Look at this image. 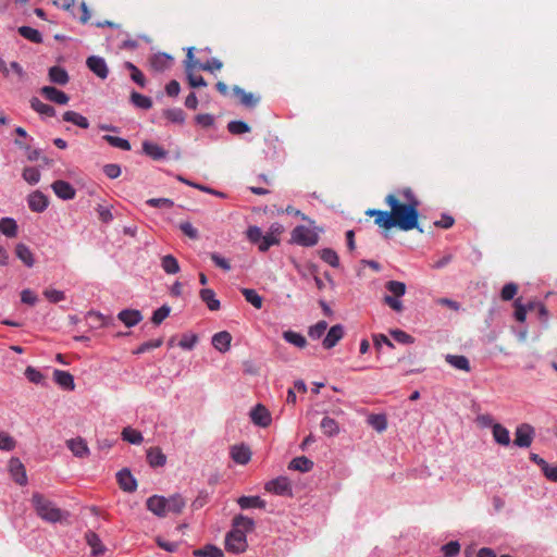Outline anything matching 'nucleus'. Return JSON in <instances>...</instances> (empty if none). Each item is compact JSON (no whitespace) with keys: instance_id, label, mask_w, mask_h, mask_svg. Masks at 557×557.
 Segmentation results:
<instances>
[{"instance_id":"9d476101","label":"nucleus","mask_w":557,"mask_h":557,"mask_svg":"<svg viewBox=\"0 0 557 557\" xmlns=\"http://www.w3.org/2000/svg\"><path fill=\"white\" fill-rule=\"evenodd\" d=\"M86 64L88 69L101 79L108 77L109 70L103 58L91 55L87 59Z\"/></svg>"},{"instance_id":"6ab92c4d","label":"nucleus","mask_w":557,"mask_h":557,"mask_svg":"<svg viewBox=\"0 0 557 557\" xmlns=\"http://www.w3.org/2000/svg\"><path fill=\"white\" fill-rule=\"evenodd\" d=\"M231 342L232 335L227 331L218 332L212 337L213 347L221 352L230 350Z\"/></svg>"},{"instance_id":"4468645a","label":"nucleus","mask_w":557,"mask_h":557,"mask_svg":"<svg viewBox=\"0 0 557 557\" xmlns=\"http://www.w3.org/2000/svg\"><path fill=\"white\" fill-rule=\"evenodd\" d=\"M40 92L46 99L58 104H66L70 100L69 96L64 91L52 86L42 87Z\"/></svg>"},{"instance_id":"37998d69","label":"nucleus","mask_w":557,"mask_h":557,"mask_svg":"<svg viewBox=\"0 0 557 557\" xmlns=\"http://www.w3.org/2000/svg\"><path fill=\"white\" fill-rule=\"evenodd\" d=\"M253 525V520L243 515L236 516L233 520V529L243 530L245 533L251 531Z\"/></svg>"},{"instance_id":"de8ad7c7","label":"nucleus","mask_w":557,"mask_h":557,"mask_svg":"<svg viewBox=\"0 0 557 557\" xmlns=\"http://www.w3.org/2000/svg\"><path fill=\"white\" fill-rule=\"evenodd\" d=\"M319 253L320 258L331 267L337 268L339 265V258L335 250L331 248H324Z\"/></svg>"},{"instance_id":"a19ab883","label":"nucleus","mask_w":557,"mask_h":557,"mask_svg":"<svg viewBox=\"0 0 557 557\" xmlns=\"http://www.w3.org/2000/svg\"><path fill=\"white\" fill-rule=\"evenodd\" d=\"M18 34L24 37L25 39L32 41V42H35V44H40L42 41V36L41 34L30 27V26H21L18 27Z\"/></svg>"},{"instance_id":"864d4df0","label":"nucleus","mask_w":557,"mask_h":557,"mask_svg":"<svg viewBox=\"0 0 557 557\" xmlns=\"http://www.w3.org/2000/svg\"><path fill=\"white\" fill-rule=\"evenodd\" d=\"M280 243V239L273 235V233H268L262 236L261 242L259 243L258 247L260 251H267L271 246L277 245Z\"/></svg>"},{"instance_id":"20e7f679","label":"nucleus","mask_w":557,"mask_h":557,"mask_svg":"<svg viewBox=\"0 0 557 557\" xmlns=\"http://www.w3.org/2000/svg\"><path fill=\"white\" fill-rule=\"evenodd\" d=\"M292 240L305 247H312L318 244L319 235L309 227L299 225L293 230Z\"/></svg>"},{"instance_id":"603ef678","label":"nucleus","mask_w":557,"mask_h":557,"mask_svg":"<svg viewBox=\"0 0 557 557\" xmlns=\"http://www.w3.org/2000/svg\"><path fill=\"white\" fill-rule=\"evenodd\" d=\"M326 321H319L314 325L309 327L308 334L312 339H319L326 331Z\"/></svg>"},{"instance_id":"6e6d98bb","label":"nucleus","mask_w":557,"mask_h":557,"mask_svg":"<svg viewBox=\"0 0 557 557\" xmlns=\"http://www.w3.org/2000/svg\"><path fill=\"white\" fill-rule=\"evenodd\" d=\"M22 175H23V178L32 185L37 184L40 180V172L36 168H33V166L25 168L23 170Z\"/></svg>"},{"instance_id":"3c124183","label":"nucleus","mask_w":557,"mask_h":557,"mask_svg":"<svg viewBox=\"0 0 557 557\" xmlns=\"http://www.w3.org/2000/svg\"><path fill=\"white\" fill-rule=\"evenodd\" d=\"M227 129L233 135L245 134L250 131V126L243 121H231L227 124Z\"/></svg>"},{"instance_id":"774afa93","label":"nucleus","mask_w":557,"mask_h":557,"mask_svg":"<svg viewBox=\"0 0 557 557\" xmlns=\"http://www.w3.org/2000/svg\"><path fill=\"white\" fill-rule=\"evenodd\" d=\"M391 335L395 341L401 344H412L414 341L411 335L401 330H394L391 332Z\"/></svg>"},{"instance_id":"f03ea898","label":"nucleus","mask_w":557,"mask_h":557,"mask_svg":"<svg viewBox=\"0 0 557 557\" xmlns=\"http://www.w3.org/2000/svg\"><path fill=\"white\" fill-rule=\"evenodd\" d=\"M30 503L40 519L50 523H55L62 520V510L45 495L38 492L33 493Z\"/></svg>"},{"instance_id":"f704fd0d","label":"nucleus","mask_w":557,"mask_h":557,"mask_svg":"<svg viewBox=\"0 0 557 557\" xmlns=\"http://www.w3.org/2000/svg\"><path fill=\"white\" fill-rule=\"evenodd\" d=\"M282 336L287 343L298 348H305L307 346V339L300 333L288 330L284 331Z\"/></svg>"},{"instance_id":"bf43d9fd","label":"nucleus","mask_w":557,"mask_h":557,"mask_svg":"<svg viewBox=\"0 0 557 557\" xmlns=\"http://www.w3.org/2000/svg\"><path fill=\"white\" fill-rule=\"evenodd\" d=\"M198 342V336L196 334H184L178 342V346L183 349L190 350Z\"/></svg>"},{"instance_id":"5fc2aeb1","label":"nucleus","mask_w":557,"mask_h":557,"mask_svg":"<svg viewBox=\"0 0 557 557\" xmlns=\"http://www.w3.org/2000/svg\"><path fill=\"white\" fill-rule=\"evenodd\" d=\"M15 440L8 433L0 431V449L11 451L15 448Z\"/></svg>"},{"instance_id":"052dcab7","label":"nucleus","mask_w":557,"mask_h":557,"mask_svg":"<svg viewBox=\"0 0 557 557\" xmlns=\"http://www.w3.org/2000/svg\"><path fill=\"white\" fill-rule=\"evenodd\" d=\"M164 116L174 123H183L185 120V113L182 109H169L164 111Z\"/></svg>"},{"instance_id":"2f4dec72","label":"nucleus","mask_w":557,"mask_h":557,"mask_svg":"<svg viewBox=\"0 0 557 557\" xmlns=\"http://www.w3.org/2000/svg\"><path fill=\"white\" fill-rule=\"evenodd\" d=\"M165 505L168 506V512L176 515L181 513L186 505L185 499L180 494H175L169 498H165Z\"/></svg>"},{"instance_id":"5701e85b","label":"nucleus","mask_w":557,"mask_h":557,"mask_svg":"<svg viewBox=\"0 0 557 557\" xmlns=\"http://www.w3.org/2000/svg\"><path fill=\"white\" fill-rule=\"evenodd\" d=\"M233 92L239 98L240 103L247 108H253L258 104L260 98L251 92L245 91L239 86L233 87Z\"/></svg>"},{"instance_id":"09e8293b","label":"nucleus","mask_w":557,"mask_h":557,"mask_svg":"<svg viewBox=\"0 0 557 557\" xmlns=\"http://www.w3.org/2000/svg\"><path fill=\"white\" fill-rule=\"evenodd\" d=\"M102 139L106 140L112 147H115V148H119L122 150H126V151L131 150L129 141L124 138L112 136V135H104L102 137Z\"/></svg>"},{"instance_id":"58836bf2","label":"nucleus","mask_w":557,"mask_h":557,"mask_svg":"<svg viewBox=\"0 0 557 557\" xmlns=\"http://www.w3.org/2000/svg\"><path fill=\"white\" fill-rule=\"evenodd\" d=\"M161 267L166 274H176L180 272L178 261L172 255L162 257Z\"/></svg>"},{"instance_id":"69168bd1","label":"nucleus","mask_w":557,"mask_h":557,"mask_svg":"<svg viewBox=\"0 0 557 557\" xmlns=\"http://www.w3.org/2000/svg\"><path fill=\"white\" fill-rule=\"evenodd\" d=\"M210 259L212 260V262L220 269L224 270V271H230L231 270V263L227 259H225L224 257L220 256L219 253L216 252H212L210 255Z\"/></svg>"},{"instance_id":"79ce46f5","label":"nucleus","mask_w":557,"mask_h":557,"mask_svg":"<svg viewBox=\"0 0 557 557\" xmlns=\"http://www.w3.org/2000/svg\"><path fill=\"white\" fill-rule=\"evenodd\" d=\"M320 426L322 432L327 436H334L339 432L338 423L330 417H324L321 421Z\"/></svg>"},{"instance_id":"aec40b11","label":"nucleus","mask_w":557,"mask_h":557,"mask_svg":"<svg viewBox=\"0 0 557 557\" xmlns=\"http://www.w3.org/2000/svg\"><path fill=\"white\" fill-rule=\"evenodd\" d=\"M85 540L91 548L92 556H100L104 554L106 547L97 533H95L94 531H87L85 533Z\"/></svg>"},{"instance_id":"412c9836","label":"nucleus","mask_w":557,"mask_h":557,"mask_svg":"<svg viewBox=\"0 0 557 557\" xmlns=\"http://www.w3.org/2000/svg\"><path fill=\"white\" fill-rule=\"evenodd\" d=\"M231 456L236 463L246 465L251 458V451L245 445H235L231 449Z\"/></svg>"},{"instance_id":"6e6552de","label":"nucleus","mask_w":557,"mask_h":557,"mask_svg":"<svg viewBox=\"0 0 557 557\" xmlns=\"http://www.w3.org/2000/svg\"><path fill=\"white\" fill-rule=\"evenodd\" d=\"M250 419L256 425L261 428L269 426L272 421L270 411L261 404L251 409Z\"/></svg>"},{"instance_id":"4be33fe9","label":"nucleus","mask_w":557,"mask_h":557,"mask_svg":"<svg viewBox=\"0 0 557 557\" xmlns=\"http://www.w3.org/2000/svg\"><path fill=\"white\" fill-rule=\"evenodd\" d=\"M53 379L58 385L66 391H73L75 388L74 377L70 372L54 370Z\"/></svg>"},{"instance_id":"0eeeda50","label":"nucleus","mask_w":557,"mask_h":557,"mask_svg":"<svg viewBox=\"0 0 557 557\" xmlns=\"http://www.w3.org/2000/svg\"><path fill=\"white\" fill-rule=\"evenodd\" d=\"M265 491L276 495H290L292 485L286 476H278L274 480L269 481L265 486Z\"/></svg>"},{"instance_id":"f8f14e48","label":"nucleus","mask_w":557,"mask_h":557,"mask_svg":"<svg viewBox=\"0 0 557 557\" xmlns=\"http://www.w3.org/2000/svg\"><path fill=\"white\" fill-rule=\"evenodd\" d=\"M116 480L119 486L124 492H135L137 488V482L128 469H122L116 473Z\"/></svg>"},{"instance_id":"c756f323","label":"nucleus","mask_w":557,"mask_h":557,"mask_svg":"<svg viewBox=\"0 0 557 557\" xmlns=\"http://www.w3.org/2000/svg\"><path fill=\"white\" fill-rule=\"evenodd\" d=\"M493 437L495 442L503 446H508L510 444V435L509 431L499 423L493 425L492 429Z\"/></svg>"},{"instance_id":"49530a36","label":"nucleus","mask_w":557,"mask_h":557,"mask_svg":"<svg viewBox=\"0 0 557 557\" xmlns=\"http://www.w3.org/2000/svg\"><path fill=\"white\" fill-rule=\"evenodd\" d=\"M131 101L134 106L140 109L148 110L152 107V100L137 91L131 94Z\"/></svg>"},{"instance_id":"680f3d73","label":"nucleus","mask_w":557,"mask_h":557,"mask_svg":"<svg viewBox=\"0 0 557 557\" xmlns=\"http://www.w3.org/2000/svg\"><path fill=\"white\" fill-rule=\"evenodd\" d=\"M162 343H163L162 338H157V339L145 342L134 351V354H136V355L144 354L148 350L160 347L162 345Z\"/></svg>"},{"instance_id":"c85d7f7f","label":"nucleus","mask_w":557,"mask_h":557,"mask_svg":"<svg viewBox=\"0 0 557 557\" xmlns=\"http://www.w3.org/2000/svg\"><path fill=\"white\" fill-rule=\"evenodd\" d=\"M313 468V461L307 458L306 456H300L292 459L288 465L289 470L300 471V472H309Z\"/></svg>"},{"instance_id":"b1692460","label":"nucleus","mask_w":557,"mask_h":557,"mask_svg":"<svg viewBox=\"0 0 557 557\" xmlns=\"http://www.w3.org/2000/svg\"><path fill=\"white\" fill-rule=\"evenodd\" d=\"M147 461L149 466L153 468L162 467L166 462V456L162 453L160 447H150L147 450Z\"/></svg>"},{"instance_id":"e433bc0d","label":"nucleus","mask_w":557,"mask_h":557,"mask_svg":"<svg viewBox=\"0 0 557 557\" xmlns=\"http://www.w3.org/2000/svg\"><path fill=\"white\" fill-rule=\"evenodd\" d=\"M49 79L52 83L65 85L69 82V74L64 69L60 66H52L49 70Z\"/></svg>"},{"instance_id":"cd10ccee","label":"nucleus","mask_w":557,"mask_h":557,"mask_svg":"<svg viewBox=\"0 0 557 557\" xmlns=\"http://www.w3.org/2000/svg\"><path fill=\"white\" fill-rule=\"evenodd\" d=\"M172 61L173 59L169 54L158 53L151 58L150 64L153 70L163 72L172 65Z\"/></svg>"},{"instance_id":"13d9d810","label":"nucleus","mask_w":557,"mask_h":557,"mask_svg":"<svg viewBox=\"0 0 557 557\" xmlns=\"http://www.w3.org/2000/svg\"><path fill=\"white\" fill-rule=\"evenodd\" d=\"M518 293V285L515 283L505 284L500 292V297L503 300L508 301L513 299V297Z\"/></svg>"},{"instance_id":"ddd939ff","label":"nucleus","mask_w":557,"mask_h":557,"mask_svg":"<svg viewBox=\"0 0 557 557\" xmlns=\"http://www.w3.org/2000/svg\"><path fill=\"white\" fill-rule=\"evenodd\" d=\"M165 504V497L159 495L149 497L146 503L147 509L158 517H165L169 513Z\"/></svg>"},{"instance_id":"338daca9","label":"nucleus","mask_w":557,"mask_h":557,"mask_svg":"<svg viewBox=\"0 0 557 557\" xmlns=\"http://www.w3.org/2000/svg\"><path fill=\"white\" fill-rule=\"evenodd\" d=\"M442 550L446 557H455L460 552V544L456 541H451L445 544Z\"/></svg>"},{"instance_id":"39448f33","label":"nucleus","mask_w":557,"mask_h":557,"mask_svg":"<svg viewBox=\"0 0 557 557\" xmlns=\"http://www.w3.org/2000/svg\"><path fill=\"white\" fill-rule=\"evenodd\" d=\"M246 534L243 530H232L225 537V547L228 552L239 554L247 549Z\"/></svg>"},{"instance_id":"72a5a7b5","label":"nucleus","mask_w":557,"mask_h":557,"mask_svg":"<svg viewBox=\"0 0 557 557\" xmlns=\"http://www.w3.org/2000/svg\"><path fill=\"white\" fill-rule=\"evenodd\" d=\"M0 233L7 237H15L17 235V224L12 218H2L0 220Z\"/></svg>"},{"instance_id":"473e14b6","label":"nucleus","mask_w":557,"mask_h":557,"mask_svg":"<svg viewBox=\"0 0 557 557\" xmlns=\"http://www.w3.org/2000/svg\"><path fill=\"white\" fill-rule=\"evenodd\" d=\"M242 509L264 508L265 502L259 496H242L237 500Z\"/></svg>"},{"instance_id":"8fccbe9b","label":"nucleus","mask_w":557,"mask_h":557,"mask_svg":"<svg viewBox=\"0 0 557 557\" xmlns=\"http://www.w3.org/2000/svg\"><path fill=\"white\" fill-rule=\"evenodd\" d=\"M368 423L377 432H383L387 428V420L384 414H371L368 418Z\"/></svg>"},{"instance_id":"bb28decb","label":"nucleus","mask_w":557,"mask_h":557,"mask_svg":"<svg viewBox=\"0 0 557 557\" xmlns=\"http://www.w3.org/2000/svg\"><path fill=\"white\" fill-rule=\"evenodd\" d=\"M200 299L207 305L208 309L211 311H216L220 309L221 304L220 300L216 299L215 293L211 288H203L199 293Z\"/></svg>"},{"instance_id":"4c0bfd02","label":"nucleus","mask_w":557,"mask_h":557,"mask_svg":"<svg viewBox=\"0 0 557 557\" xmlns=\"http://www.w3.org/2000/svg\"><path fill=\"white\" fill-rule=\"evenodd\" d=\"M194 556L196 557H223L224 554L221 548L215 545L208 544L202 548H198L194 550Z\"/></svg>"},{"instance_id":"0e129e2a","label":"nucleus","mask_w":557,"mask_h":557,"mask_svg":"<svg viewBox=\"0 0 557 557\" xmlns=\"http://www.w3.org/2000/svg\"><path fill=\"white\" fill-rule=\"evenodd\" d=\"M146 203L152 208H172L174 202L169 198H150Z\"/></svg>"},{"instance_id":"c03bdc74","label":"nucleus","mask_w":557,"mask_h":557,"mask_svg":"<svg viewBox=\"0 0 557 557\" xmlns=\"http://www.w3.org/2000/svg\"><path fill=\"white\" fill-rule=\"evenodd\" d=\"M242 294L245 297L246 301L251 304L256 309L262 308L263 299L255 289L243 288Z\"/></svg>"},{"instance_id":"2eb2a0df","label":"nucleus","mask_w":557,"mask_h":557,"mask_svg":"<svg viewBox=\"0 0 557 557\" xmlns=\"http://www.w3.org/2000/svg\"><path fill=\"white\" fill-rule=\"evenodd\" d=\"M343 336L344 327L341 324L333 325L324 337L322 345L325 349H331L337 345Z\"/></svg>"},{"instance_id":"dca6fc26","label":"nucleus","mask_w":557,"mask_h":557,"mask_svg":"<svg viewBox=\"0 0 557 557\" xmlns=\"http://www.w3.org/2000/svg\"><path fill=\"white\" fill-rule=\"evenodd\" d=\"M51 187L54 194L61 199L70 200L75 197L76 193L74 187L65 181H55Z\"/></svg>"},{"instance_id":"1a4fd4ad","label":"nucleus","mask_w":557,"mask_h":557,"mask_svg":"<svg viewBox=\"0 0 557 557\" xmlns=\"http://www.w3.org/2000/svg\"><path fill=\"white\" fill-rule=\"evenodd\" d=\"M9 471L18 485L27 484V475L24 465L18 458H11L9 461Z\"/></svg>"},{"instance_id":"7ed1b4c3","label":"nucleus","mask_w":557,"mask_h":557,"mask_svg":"<svg viewBox=\"0 0 557 557\" xmlns=\"http://www.w3.org/2000/svg\"><path fill=\"white\" fill-rule=\"evenodd\" d=\"M385 288L391 295L383 297V302L396 312L404 310V305L400 298L406 294V284L399 281H388L385 283Z\"/></svg>"},{"instance_id":"393cba45","label":"nucleus","mask_w":557,"mask_h":557,"mask_svg":"<svg viewBox=\"0 0 557 557\" xmlns=\"http://www.w3.org/2000/svg\"><path fill=\"white\" fill-rule=\"evenodd\" d=\"M143 151L153 160L164 159L168 154L161 146L151 141L143 143Z\"/></svg>"},{"instance_id":"a211bd4d","label":"nucleus","mask_w":557,"mask_h":557,"mask_svg":"<svg viewBox=\"0 0 557 557\" xmlns=\"http://www.w3.org/2000/svg\"><path fill=\"white\" fill-rule=\"evenodd\" d=\"M28 207L34 212H42L48 207V198L39 190L28 196Z\"/></svg>"},{"instance_id":"4d7b16f0","label":"nucleus","mask_w":557,"mask_h":557,"mask_svg":"<svg viewBox=\"0 0 557 557\" xmlns=\"http://www.w3.org/2000/svg\"><path fill=\"white\" fill-rule=\"evenodd\" d=\"M170 312L171 308L166 305H163L153 312L151 318L152 323L156 325L161 324L169 317Z\"/></svg>"},{"instance_id":"423d86ee","label":"nucleus","mask_w":557,"mask_h":557,"mask_svg":"<svg viewBox=\"0 0 557 557\" xmlns=\"http://www.w3.org/2000/svg\"><path fill=\"white\" fill-rule=\"evenodd\" d=\"M534 435V428L528 423H522L516 429L513 443L518 447L528 448L531 446Z\"/></svg>"},{"instance_id":"9b49d317","label":"nucleus","mask_w":557,"mask_h":557,"mask_svg":"<svg viewBox=\"0 0 557 557\" xmlns=\"http://www.w3.org/2000/svg\"><path fill=\"white\" fill-rule=\"evenodd\" d=\"M66 446L72 451V454L78 458H86L90 454L86 441L81 436L67 440Z\"/></svg>"},{"instance_id":"e2e57ef3","label":"nucleus","mask_w":557,"mask_h":557,"mask_svg":"<svg viewBox=\"0 0 557 557\" xmlns=\"http://www.w3.org/2000/svg\"><path fill=\"white\" fill-rule=\"evenodd\" d=\"M45 297L53 304H57L59 301H62L65 299V295L62 290L53 289V288H47L44 292Z\"/></svg>"},{"instance_id":"7c9ffc66","label":"nucleus","mask_w":557,"mask_h":557,"mask_svg":"<svg viewBox=\"0 0 557 557\" xmlns=\"http://www.w3.org/2000/svg\"><path fill=\"white\" fill-rule=\"evenodd\" d=\"M16 257L27 267L34 265V256L30 249L25 244H17L15 247Z\"/></svg>"},{"instance_id":"f257e3e1","label":"nucleus","mask_w":557,"mask_h":557,"mask_svg":"<svg viewBox=\"0 0 557 557\" xmlns=\"http://www.w3.org/2000/svg\"><path fill=\"white\" fill-rule=\"evenodd\" d=\"M384 201L391 211L377 209L366 211L367 215L375 218L374 223L377 226L384 230L398 227L405 232L419 230L420 233H423V230L419 227L420 201L410 187L386 195Z\"/></svg>"},{"instance_id":"ea45409f","label":"nucleus","mask_w":557,"mask_h":557,"mask_svg":"<svg viewBox=\"0 0 557 557\" xmlns=\"http://www.w3.org/2000/svg\"><path fill=\"white\" fill-rule=\"evenodd\" d=\"M30 107L33 110L42 115L53 116L55 114V110L52 106L44 103L36 97L30 99Z\"/></svg>"},{"instance_id":"a18cd8bd","label":"nucleus","mask_w":557,"mask_h":557,"mask_svg":"<svg viewBox=\"0 0 557 557\" xmlns=\"http://www.w3.org/2000/svg\"><path fill=\"white\" fill-rule=\"evenodd\" d=\"M122 438L131 444H140L144 440L143 434L132 429L131 426L124 428L122 431Z\"/></svg>"},{"instance_id":"c9c22d12","label":"nucleus","mask_w":557,"mask_h":557,"mask_svg":"<svg viewBox=\"0 0 557 557\" xmlns=\"http://www.w3.org/2000/svg\"><path fill=\"white\" fill-rule=\"evenodd\" d=\"M63 120L66 121V122L73 123V124L77 125L81 128H88L89 127L88 120L84 115H82V114H79L78 112H75V111H66V112H64Z\"/></svg>"},{"instance_id":"a878e982","label":"nucleus","mask_w":557,"mask_h":557,"mask_svg":"<svg viewBox=\"0 0 557 557\" xmlns=\"http://www.w3.org/2000/svg\"><path fill=\"white\" fill-rule=\"evenodd\" d=\"M445 360L447 363H449L451 367L465 371L470 372L471 366L470 361L466 356L462 355H446Z\"/></svg>"},{"instance_id":"f3484780","label":"nucleus","mask_w":557,"mask_h":557,"mask_svg":"<svg viewBox=\"0 0 557 557\" xmlns=\"http://www.w3.org/2000/svg\"><path fill=\"white\" fill-rule=\"evenodd\" d=\"M117 319L124 323L125 326L132 327L143 320V314L136 309H125L119 312Z\"/></svg>"}]
</instances>
